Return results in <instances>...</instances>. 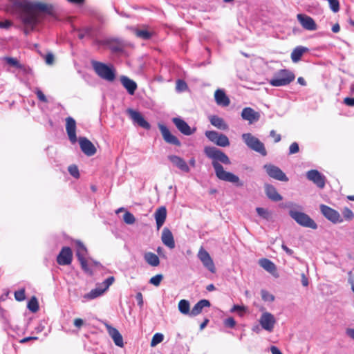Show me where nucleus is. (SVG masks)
<instances>
[{"label":"nucleus","mask_w":354,"mask_h":354,"mask_svg":"<svg viewBox=\"0 0 354 354\" xmlns=\"http://www.w3.org/2000/svg\"><path fill=\"white\" fill-rule=\"evenodd\" d=\"M8 12L19 17L24 26V33L28 35L39 22L42 15L52 14L53 6L37 1L16 0Z\"/></svg>","instance_id":"1"},{"label":"nucleus","mask_w":354,"mask_h":354,"mask_svg":"<svg viewBox=\"0 0 354 354\" xmlns=\"http://www.w3.org/2000/svg\"><path fill=\"white\" fill-rule=\"evenodd\" d=\"M204 153L209 158L212 160V165L214 169L215 175L219 180L233 183L237 187H242L243 185V183L238 176L225 171L220 163L231 164L229 157L224 152L214 147H205Z\"/></svg>","instance_id":"2"},{"label":"nucleus","mask_w":354,"mask_h":354,"mask_svg":"<svg viewBox=\"0 0 354 354\" xmlns=\"http://www.w3.org/2000/svg\"><path fill=\"white\" fill-rule=\"evenodd\" d=\"M91 65L95 73L102 80L108 82H113L115 80V70L112 65L97 61H92Z\"/></svg>","instance_id":"3"},{"label":"nucleus","mask_w":354,"mask_h":354,"mask_svg":"<svg viewBox=\"0 0 354 354\" xmlns=\"http://www.w3.org/2000/svg\"><path fill=\"white\" fill-rule=\"evenodd\" d=\"M295 206L301 209L300 206L292 204L290 206L291 207L289 211L290 216L301 226L316 230L317 228V223L308 214L294 209L292 207Z\"/></svg>","instance_id":"4"},{"label":"nucleus","mask_w":354,"mask_h":354,"mask_svg":"<svg viewBox=\"0 0 354 354\" xmlns=\"http://www.w3.org/2000/svg\"><path fill=\"white\" fill-rule=\"evenodd\" d=\"M295 78V74L290 70L281 69L274 74L268 82L272 86H284L290 84Z\"/></svg>","instance_id":"5"},{"label":"nucleus","mask_w":354,"mask_h":354,"mask_svg":"<svg viewBox=\"0 0 354 354\" xmlns=\"http://www.w3.org/2000/svg\"><path fill=\"white\" fill-rule=\"evenodd\" d=\"M241 137L248 148L259 153L263 156L267 155L264 144L261 142L259 139L252 135L250 133H243Z\"/></svg>","instance_id":"6"},{"label":"nucleus","mask_w":354,"mask_h":354,"mask_svg":"<svg viewBox=\"0 0 354 354\" xmlns=\"http://www.w3.org/2000/svg\"><path fill=\"white\" fill-rule=\"evenodd\" d=\"M75 245V252L76 256L77 257L78 261L81 264V267L83 270L90 274H92V270L90 269L88 261L86 259V257L88 254L87 249L84 243L79 241L76 240L74 241Z\"/></svg>","instance_id":"7"},{"label":"nucleus","mask_w":354,"mask_h":354,"mask_svg":"<svg viewBox=\"0 0 354 354\" xmlns=\"http://www.w3.org/2000/svg\"><path fill=\"white\" fill-rule=\"evenodd\" d=\"M197 256L205 268L212 273L216 272L214 261L209 254L203 248H200Z\"/></svg>","instance_id":"8"},{"label":"nucleus","mask_w":354,"mask_h":354,"mask_svg":"<svg viewBox=\"0 0 354 354\" xmlns=\"http://www.w3.org/2000/svg\"><path fill=\"white\" fill-rule=\"evenodd\" d=\"M264 169H266L268 176L272 178L283 182H287L288 180L286 175L279 167L277 166L268 164L264 165Z\"/></svg>","instance_id":"9"},{"label":"nucleus","mask_w":354,"mask_h":354,"mask_svg":"<svg viewBox=\"0 0 354 354\" xmlns=\"http://www.w3.org/2000/svg\"><path fill=\"white\" fill-rule=\"evenodd\" d=\"M259 324L264 330L272 332L276 324V319L270 313L264 312L259 319Z\"/></svg>","instance_id":"10"},{"label":"nucleus","mask_w":354,"mask_h":354,"mask_svg":"<svg viewBox=\"0 0 354 354\" xmlns=\"http://www.w3.org/2000/svg\"><path fill=\"white\" fill-rule=\"evenodd\" d=\"M320 210L322 214L329 221L334 223H341L342 222V218H341L340 214L339 212L330 207L325 205H320Z\"/></svg>","instance_id":"11"},{"label":"nucleus","mask_w":354,"mask_h":354,"mask_svg":"<svg viewBox=\"0 0 354 354\" xmlns=\"http://www.w3.org/2000/svg\"><path fill=\"white\" fill-rule=\"evenodd\" d=\"M127 113L134 123L147 130L151 128L150 124L145 120L140 112L132 109H127Z\"/></svg>","instance_id":"12"},{"label":"nucleus","mask_w":354,"mask_h":354,"mask_svg":"<svg viewBox=\"0 0 354 354\" xmlns=\"http://www.w3.org/2000/svg\"><path fill=\"white\" fill-rule=\"evenodd\" d=\"M73 260V252L69 247H63L57 257V262L61 266L70 265Z\"/></svg>","instance_id":"13"},{"label":"nucleus","mask_w":354,"mask_h":354,"mask_svg":"<svg viewBox=\"0 0 354 354\" xmlns=\"http://www.w3.org/2000/svg\"><path fill=\"white\" fill-rule=\"evenodd\" d=\"M158 128L161 132L164 140L169 143L176 146H180V140L169 130V129L162 124H158Z\"/></svg>","instance_id":"14"},{"label":"nucleus","mask_w":354,"mask_h":354,"mask_svg":"<svg viewBox=\"0 0 354 354\" xmlns=\"http://www.w3.org/2000/svg\"><path fill=\"white\" fill-rule=\"evenodd\" d=\"M307 178L313 182L318 187L322 189L325 186V177L317 170L312 169L306 173Z\"/></svg>","instance_id":"15"},{"label":"nucleus","mask_w":354,"mask_h":354,"mask_svg":"<svg viewBox=\"0 0 354 354\" xmlns=\"http://www.w3.org/2000/svg\"><path fill=\"white\" fill-rule=\"evenodd\" d=\"M79 143L82 152L88 156H92L96 153L94 145L86 138L80 137Z\"/></svg>","instance_id":"16"},{"label":"nucleus","mask_w":354,"mask_h":354,"mask_svg":"<svg viewBox=\"0 0 354 354\" xmlns=\"http://www.w3.org/2000/svg\"><path fill=\"white\" fill-rule=\"evenodd\" d=\"M172 122L178 130L185 136H190L193 134L196 131L195 129H192L188 124L180 118H172Z\"/></svg>","instance_id":"17"},{"label":"nucleus","mask_w":354,"mask_h":354,"mask_svg":"<svg viewBox=\"0 0 354 354\" xmlns=\"http://www.w3.org/2000/svg\"><path fill=\"white\" fill-rule=\"evenodd\" d=\"M66 130L70 141L72 143H75L77 142L76 122L71 117H68L66 119Z\"/></svg>","instance_id":"18"},{"label":"nucleus","mask_w":354,"mask_h":354,"mask_svg":"<svg viewBox=\"0 0 354 354\" xmlns=\"http://www.w3.org/2000/svg\"><path fill=\"white\" fill-rule=\"evenodd\" d=\"M297 17L304 28L308 30H315L317 29V25L312 17L303 14L297 15Z\"/></svg>","instance_id":"19"},{"label":"nucleus","mask_w":354,"mask_h":354,"mask_svg":"<svg viewBox=\"0 0 354 354\" xmlns=\"http://www.w3.org/2000/svg\"><path fill=\"white\" fill-rule=\"evenodd\" d=\"M167 158L173 164L174 166L176 167L183 172H189V167L187 165L185 160L180 156L176 155H169Z\"/></svg>","instance_id":"20"},{"label":"nucleus","mask_w":354,"mask_h":354,"mask_svg":"<svg viewBox=\"0 0 354 354\" xmlns=\"http://www.w3.org/2000/svg\"><path fill=\"white\" fill-rule=\"evenodd\" d=\"M241 117L243 120L252 124L259 120L260 114L250 107H245L242 110Z\"/></svg>","instance_id":"21"},{"label":"nucleus","mask_w":354,"mask_h":354,"mask_svg":"<svg viewBox=\"0 0 354 354\" xmlns=\"http://www.w3.org/2000/svg\"><path fill=\"white\" fill-rule=\"evenodd\" d=\"M106 328L109 333V335L113 340L115 344L119 347L124 346L123 337L122 335L120 333L118 329L113 328L109 325H106Z\"/></svg>","instance_id":"22"},{"label":"nucleus","mask_w":354,"mask_h":354,"mask_svg":"<svg viewBox=\"0 0 354 354\" xmlns=\"http://www.w3.org/2000/svg\"><path fill=\"white\" fill-rule=\"evenodd\" d=\"M161 240L164 245L167 246L170 249H173L175 247V242L173 234L170 230L165 227L162 232Z\"/></svg>","instance_id":"23"},{"label":"nucleus","mask_w":354,"mask_h":354,"mask_svg":"<svg viewBox=\"0 0 354 354\" xmlns=\"http://www.w3.org/2000/svg\"><path fill=\"white\" fill-rule=\"evenodd\" d=\"M120 82L122 86L126 88L129 94L133 95L136 91L138 86L135 81L127 76L120 77Z\"/></svg>","instance_id":"24"},{"label":"nucleus","mask_w":354,"mask_h":354,"mask_svg":"<svg viewBox=\"0 0 354 354\" xmlns=\"http://www.w3.org/2000/svg\"><path fill=\"white\" fill-rule=\"evenodd\" d=\"M154 216L157 229L159 230L163 225L167 217V209L165 207L162 206L158 207L154 213Z\"/></svg>","instance_id":"25"},{"label":"nucleus","mask_w":354,"mask_h":354,"mask_svg":"<svg viewBox=\"0 0 354 354\" xmlns=\"http://www.w3.org/2000/svg\"><path fill=\"white\" fill-rule=\"evenodd\" d=\"M214 98L216 104L222 106H227L230 100L225 92L221 89H217L214 93Z\"/></svg>","instance_id":"26"},{"label":"nucleus","mask_w":354,"mask_h":354,"mask_svg":"<svg viewBox=\"0 0 354 354\" xmlns=\"http://www.w3.org/2000/svg\"><path fill=\"white\" fill-rule=\"evenodd\" d=\"M265 191L267 196L273 201H280L282 200L281 196L277 192L276 188L269 184L265 185Z\"/></svg>","instance_id":"27"},{"label":"nucleus","mask_w":354,"mask_h":354,"mask_svg":"<svg viewBox=\"0 0 354 354\" xmlns=\"http://www.w3.org/2000/svg\"><path fill=\"white\" fill-rule=\"evenodd\" d=\"M210 302L207 299H202L197 302L192 308L189 316L195 317L199 315L205 307H209Z\"/></svg>","instance_id":"28"},{"label":"nucleus","mask_w":354,"mask_h":354,"mask_svg":"<svg viewBox=\"0 0 354 354\" xmlns=\"http://www.w3.org/2000/svg\"><path fill=\"white\" fill-rule=\"evenodd\" d=\"M259 266L267 272L274 274L277 270L275 264L268 259L263 258L259 261Z\"/></svg>","instance_id":"29"},{"label":"nucleus","mask_w":354,"mask_h":354,"mask_svg":"<svg viewBox=\"0 0 354 354\" xmlns=\"http://www.w3.org/2000/svg\"><path fill=\"white\" fill-rule=\"evenodd\" d=\"M209 119L210 123L219 129L226 130L228 128L224 120L217 115H211Z\"/></svg>","instance_id":"30"},{"label":"nucleus","mask_w":354,"mask_h":354,"mask_svg":"<svg viewBox=\"0 0 354 354\" xmlns=\"http://www.w3.org/2000/svg\"><path fill=\"white\" fill-rule=\"evenodd\" d=\"M104 293V290H102V288L97 283L95 288L91 290L88 293L84 295V298L86 300H92L100 297Z\"/></svg>","instance_id":"31"},{"label":"nucleus","mask_w":354,"mask_h":354,"mask_svg":"<svg viewBox=\"0 0 354 354\" xmlns=\"http://www.w3.org/2000/svg\"><path fill=\"white\" fill-rule=\"evenodd\" d=\"M145 261L150 266L156 267L160 264L158 257L153 252H148L144 255Z\"/></svg>","instance_id":"32"},{"label":"nucleus","mask_w":354,"mask_h":354,"mask_svg":"<svg viewBox=\"0 0 354 354\" xmlns=\"http://www.w3.org/2000/svg\"><path fill=\"white\" fill-rule=\"evenodd\" d=\"M308 50V48L303 46L296 47L291 53V59L293 62H297L300 60L303 54Z\"/></svg>","instance_id":"33"},{"label":"nucleus","mask_w":354,"mask_h":354,"mask_svg":"<svg viewBox=\"0 0 354 354\" xmlns=\"http://www.w3.org/2000/svg\"><path fill=\"white\" fill-rule=\"evenodd\" d=\"M178 310L183 315H189V313L191 312L190 310V304L189 301L186 299H181L178 302Z\"/></svg>","instance_id":"34"},{"label":"nucleus","mask_w":354,"mask_h":354,"mask_svg":"<svg viewBox=\"0 0 354 354\" xmlns=\"http://www.w3.org/2000/svg\"><path fill=\"white\" fill-rule=\"evenodd\" d=\"M215 144L219 147H225L230 145V141L225 135L221 133Z\"/></svg>","instance_id":"35"},{"label":"nucleus","mask_w":354,"mask_h":354,"mask_svg":"<svg viewBox=\"0 0 354 354\" xmlns=\"http://www.w3.org/2000/svg\"><path fill=\"white\" fill-rule=\"evenodd\" d=\"M256 211L258 215L261 218L268 221L270 219L271 214L268 209L263 207H257Z\"/></svg>","instance_id":"36"},{"label":"nucleus","mask_w":354,"mask_h":354,"mask_svg":"<svg viewBox=\"0 0 354 354\" xmlns=\"http://www.w3.org/2000/svg\"><path fill=\"white\" fill-rule=\"evenodd\" d=\"M28 308L32 313H36L39 310L38 301L36 297H33L28 303Z\"/></svg>","instance_id":"37"},{"label":"nucleus","mask_w":354,"mask_h":354,"mask_svg":"<svg viewBox=\"0 0 354 354\" xmlns=\"http://www.w3.org/2000/svg\"><path fill=\"white\" fill-rule=\"evenodd\" d=\"M115 281L114 277H109L106 279H105L102 283H98L100 286L102 288V290H104V292L109 289L110 286H111Z\"/></svg>","instance_id":"38"},{"label":"nucleus","mask_w":354,"mask_h":354,"mask_svg":"<svg viewBox=\"0 0 354 354\" xmlns=\"http://www.w3.org/2000/svg\"><path fill=\"white\" fill-rule=\"evenodd\" d=\"M164 339V335L162 333H156L151 341V346L154 347Z\"/></svg>","instance_id":"39"},{"label":"nucleus","mask_w":354,"mask_h":354,"mask_svg":"<svg viewBox=\"0 0 354 354\" xmlns=\"http://www.w3.org/2000/svg\"><path fill=\"white\" fill-rule=\"evenodd\" d=\"M246 311L247 308L245 306L239 305H234L230 310L231 313L236 312L240 317H242Z\"/></svg>","instance_id":"40"},{"label":"nucleus","mask_w":354,"mask_h":354,"mask_svg":"<svg viewBox=\"0 0 354 354\" xmlns=\"http://www.w3.org/2000/svg\"><path fill=\"white\" fill-rule=\"evenodd\" d=\"M205 136L212 142H214V144L216 143V139H218V136H219V135L221 133H218L217 131H205Z\"/></svg>","instance_id":"41"},{"label":"nucleus","mask_w":354,"mask_h":354,"mask_svg":"<svg viewBox=\"0 0 354 354\" xmlns=\"http://www.w3.org/2000/svg\"><path fill=\"white\" fill-rule=\"evenodd\" d=\"M136 35L144 39H149L151 37V33L147 30H136Z\"/></svg>","instance_id":"42"},{"label":"nucleus","mask_w":354,"mask_h":354,"mask_svg":"<svg viewBox=\"0 0 354 354\" xmlns=\"http://www.w3.org/2000/svg\"><path fill=\"white\" fill-rule=\"evenodd\" d=\"M4 59L7 64L12 66H15L18 68H22V65L18 62V60L16 58L6 57L4 58Z\"/></svg>","instance_id":"43"},{"label":"nucleus","mask_w":354,"mask_h":354,"mask_svg":"<svg viewBox=\"0 0 354 354\" xmlns=\"http://www.w3.org/2000/svg\"><path fill=\"white\" fill-rule=\"evenodd\" d=\"M261 295L262 299L265 301L271 302L274 300V295L266 290H261Z\"/></svg>","instance_id":"44"},{"label":"nucleus","mask_w":354,"mask_h":354,"mask_svg":"<svg viewBox=\"0 0 354 354\" xmlns=\"http://www.w3.org/2000/svg\"><path fill=\"white\" fill-rule=\"evenodd\" d=\"M124 221L129 225L133 224L136 221L134 216L129 212H126L123 216Z\"/></svg>","instance_id":"45"},{"label":"nucleus","mask_w":354,"mask_h":354,"mask_svg":"<svg viewBox=\"0 0 354 354\" xmlns=\"http://www.w3.org/2000/svg\"><path fill=\"white\" fill-rule=\"evenodd\" d=\"M68 170L69 174L74 178H77L80 177L79 169L76 165H70L68 167Z\"/></svg>","instance_id":"46"},{"label":"nucleus","mask_w":354,"mask_h":354,"mask_svg":"<svg viewBox=\"0 0 354 354\" xmlns=\"http://www.w3.org/2000/svg\"><path fill=\"white\" fill-rule=\"evenodd\" d=\"M343 216L346 220L350 221L352 220L354 217L353 212L348 208L345 207L342 211Z\"/></svg>","instance_id":"47"},{"label":"nucleus","mask_w":354,"mask_h":354,"mask_svg":"<svg viewBox=\"0 0 354 354\" xmlns=\"http://www.w3.org/2000/svg\"><path fill=\"white\" fill-rule=\"evenodd\" d=\"M163 277L162 274H156V276L151 277L149 280V283L156 286H158L162 279Z\"/></svg>","instance_id":"48"},{"label":"nucleus","mask_w":354,"mask_h":354,"mask_svg":"<svg viewBox=\"0 0 354 354\" xmlns=\"http://www.w3.org/2000/svg\"><path fill=\"white\" fill-rule=\"evenodd\" d=\"M15 298L17 301H21L25 299V290L24 289H21L15 292Z\"/></svg>","instance_id":"49"},{"label":"nucleus","mask_w":354,"mask_h":354,"mask_svg":"<svg viewBox=\"0 0 354 354\" xmlns=\"http://www.w3.org/2000/svg\"><path fill=\"white\" fill-rule=\"evenodd\" d=\"M330 9L337 12L339 9V4L338 0H328Z\"/></svg>","instance_id":"50"},{"label":"nucleus","mask_w":354,"mask_h":354,"mask_svg":"<svg viewBox=\"0 0 354 354\" xmlns=\"http://www.w3.org/2000/svg\"><path fill=\"white\" fill-rule=\"evenodd\" d=\"M299 151V147L297 142H292L289 147V154H295Z\"/></svg>","instance_id":"51"},{"label":"nucleus","mask_w":354,"mask_h":354,"mask_svg":"<svg viewBox=\"0 0 354 354\" xmlns=\"http://www.w3.org/2000/svg\"><path fill=\"white\" fill-rule=\"evenodd\" d=\"M187 88V84L181 80H178L176 82V90L179 91H183L186 90Z\"/></svg>","instance_id":"52"},{"label":"nucleus","mask_w":354,"mask_h":354,"mask_svg":"<svg viewBox=\"0 0 354 354\" xmlns=\"http://www.w3.org/2000/svg\"><path fill=\"white\" fill-rule=\"evenodd\" d=\"M35 93L40 101L43 102H47L46 97L39 88H37L35 89Z\"/></svg>","instance_id":"53"},{"label":"nucleus","mask_w":354,"mask_h":354,"mask_svg":"<svg viewBox=\"0 0 354 354\" xmlns=\"http://www.w3.org/2000/svg\"><path fill=\"white\" fill-rule=\"evenodd\" d=\"M45 62L48 65H52L54 63V55L53 53H49L45 56Z\"/></svg>","instance_id":"54"},{"label":"nucleus","mask_w":354,"mask_h":354,"mask_svg":"<svg viewBox=\"0 0 354 354\" xmlns=\"http://www.w3.org/2000/svg\"><path fill=\"white\" fill-rule=\"evenodd\" d=\"M225 324L226 326L233 328L236 325V322L232 317H228L225 320Z\"/></svg>","instance_id":"55"},{"label":"nucleus","mask_w":354,"mask_h":354,"mask_svg":"<svg viewBox=\"0 0 354 354\" xmlns=\"http://www.w3.org/2000/svg\"><path fill=\"white\" fill-rule=\"evenodd\" d=\"M12 23L9 20H6L4 21H0V28L8 29L11 27Z\"/></svg>","instance_id":"56"},{"label":"nucleus","mask_w":354,"mask_h":354,"mask_svg":"<svg viewBox=\"0 0 354 354\" xmlns=\"http://www.w3.org/2000/svg\"><path fill=\"white\" fill-rule=\"evenodd\" d=\"M270 136L274 139V142H279L281 140V136L277 134L274 130H272L270 132Z\"/></svg>","instance_id":"57"},{"label":"nucleus","mask_w":354,"mask_h":354,"mask_svg":"<svg viewBox=\"0 0 354 354\" xmlns=\"http://www.w3.org/2000/svg\"><path fill=\"white\" fill-rule=\"evenodd\" d=\"M136 299L138 302V305L141 308L143 306V298L141 292H138L136 295Z\"/></svg>","instance_id":"58"},{"label":"nucleus","mask_w":354,"mask_h":354,"mask_svg":"<svg viewBox=\"0 0 354 354\" xmlns=\"http://www.w3.org/2000/svg\"><path fill=\"white\" fill-rule=\"evenodd\" d=\"M84 322L82 319H80V318H77V319H75L74 320V326L75 327H77V328H80L83 324H84Z\"/></svg>","instance_id":"59"},{"label":"nucleus","mask_w":354,"mask_h":354,"mask_svg":"<svg viewBox=\"0 0 354 354\" xmlns=\"http://www.w3.org/2000/svg\"><path fill=\"white\" fill-rule=\"evenodd\" d=\"M84 33L86 35V37H93V29L91 27H86L84 29H82Z\"/></svg>","instance_id":"60"},{"label":"nucleus","mask_w":354,"mask_h":354,"mask_svg":"<svg viewBox=\"0 0 354 354\" xmlns=\"http://www.w3.org/2000/svg\"><path fill=\"white\" fill-rule=\"evenodd\" d=\"M301 283L304 286L306 287L308 286V278L306 277V276L305 275L304 273H302L301 274Z\"/></svg>","instance_id":"61"},{"label":"nucleus","mask_w":354,"mask_h":354,"mask_svg":"<svg viewBox=\"0 0 354 354\" xmlns=\"http://www.w3.org/2000/svg\"><path fill=\"white\" fill-rule=\"evenodd\" d=\"M344 103L348 106H354V98L346 97L344 99Z\"/></svg>","instance_id":"62"},{"label":"nucleus","mask_w":354,"mask_h":354,"mask_svg":"<svg viewBox=\"0 0 354 354\" xmlns=\"http://www.w3.org/2000/svg\"><path fill=\"white\" fill-rule=\"evenodd\" d=\"M281 248L288 255H292L294 252L292 250L288 248L285 244H282Z\"/></svg>","instance_id":"63"},{"label":"nucleus","mask_w":354,"mask_h":354,"mask_svg":"<svg viewBox=\"0 0 354 354\" xmlns=\"http://www.w3.org/2000/svg\"><path fill=\"white\" fill-rule=\"evenodd\" d=\"M270 351L272 354H282L279 349L274 346L270 348Z\"/></svg>","instance_id":"64"}]
</instances>
